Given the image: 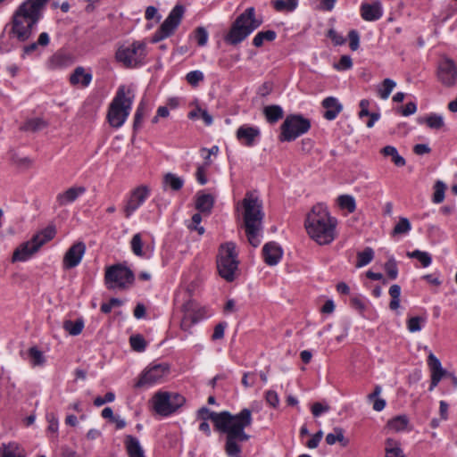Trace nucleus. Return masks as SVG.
Returning <instances> with one entry per match:
<instances>
[{
	"label": "nucleus",
	"mask_w": 457,
	"mask_h": 457,
	"mask_svg": "<svg viewBox=\"0 0 457 457\" xmlns=\"http://www.w3.org/2000/svg\"><path fill=\"white\" fill-rule=\"evenodd\" d=\"M235 212L248 243L254 248L258 247L263 237L262 201L254 192H247L243 200L236 204Z\"/></svg>",
	"instance_id": "obj_1"
},
{
	"label": "nucleus",
	"mask_w": 457,
	"mask_h": 457,
	"mask_svg": "<svg viewBox=\"0 0 457 457\" xmlns=\"http://www.w3.org/2000/svg\"><path fill=\"white\" fill-rule=\"evenodd\" d=\"M337 220L322 204L314 205L308 213L305 228L308 235L319 245H328L337 237Z\"/></svg>",
	"instance_id": "obj_2"
},
{
	"label": "nucleus",
	"mask_w": 457,
	"mask_h": 457,
	"mask_svg": "<svg viewBox=\"0 0 457 457\" xmlns=\"http://www.w3.org/2000/svg\"><path fill=\"white\" fill-rule=\"evenodd\" d=\"M48 0H27L17 9L12 21L11 34L20 42L27 41L42 16Z\"/></svg>",
	"instance_id": "obj_3"
},
{
	"label": "nucleus",
	"mask_w": 457,
	"mask_h": 457,
	"mask_svg": "<svg viewBox=\"0 0 457 457\" xmlns=\"http://www.w3.org/2000/svg\"><path fill=\"white\" fill-rule=\"evenodd\" d=\"M135 95L130 87H119L114 98L109 105L107 120L113 128L121 127L129 115Z\"/></svg>",
	"instance_id": "obj_4"
},
{
	"label": "nucleus",
	"mask_w": 457,
	"mask_h": 457,
	"mask_svg": "<svg viewBox=\"0 0 457 457\" xmlns=\"http://www.w3.org/2000/svg\"><path fill=\"white\" fill-rule=\"evenodd\" d=\"M252 421V411L247 408L243 409L237 414H230V457H238L237 454L241 452V446L238 445V443L245 442L249 439V436L245 432V428L250 427Z\"/></svg>",
	"instance_id": "obj_5"
},
{
	"label": "nucleus",
	"mask_w": 457,
	"mask_h": 457,
	"mask_svg": "<svg viewBox=\"0 0 457 457\" xmlns=\"http://www.w3.org/2000/svg\"><path fill=\"white\" fill-rule=\"evenodd\" d=\"M56 234L54 225H48L32 237L29 241L21 244L13 252L12 262H25L31 258L40 247L46 242L52 240Z\"/></svg>",
	"instance_id": "obj_6"
},
{
	"label": "nucleus",
	"mask_w": 457,
	"mask_h": 457,
	"mask_svg": "<svg viewBox=\"0 0 457 457\" xmlns=\"http://www.w3.org/2000/svg\"><path fill=\"white\" fill-rule=\"evenodd\" d=\"M260 25L261 21L255 19L254 8H247L237 18L230 28V44L236 45L242 42Z\"/></svg>",
	"instance_id": "obj_7"
},
{
	"label": "nucleus",
	"mask_w": 457,
	"mask_h": 457,
	"mask_svg": "<svg viewBox=\"0 0 457 457\" xmlns=\"http://www.w3.org/2000/svg\"><path fill=\"white\" fill-rule=\"evenodd\" d=\"M310 128L311 122L308 119L298 114L288 115L280 127L279 139L280 141H293L306 133Z\"/></svg>",
	"instance_id": "obj_8"
},
{
	"label": "nucleus",
	"mask_w": 457,
	"mask_h": 457,
	"mask_svg": "<svg viewBox=\"0 0 457 457\" xmlns=\"http://www.w3.org/2000/svg\"><path fill=\"white\" fill-rule=\"evenodd\" d=\"M104 280L108 289H126L132 285L134 274L130 269L116 264L107 268Z\"/></svg>",
	"instance_id": "obj_9"
},
{
	"label": "nucleus",
	"mask_w": 457,
	"mask_h": 457,
	"mask_svg": "<svg viewBox=\"0 0 457 457\" xmlns=\"http://www.w3.org/2000/svg\"><path fill=\"white\" fill-rule=\"evenodd\" d=\"M153 403L158 414L168 416L184 404L185 398L177 393L158 392L154 395Z\"/></svg>",
	"instance_id": "obj_10"
},
{
	"label": "nucleus",
	"mask_w": 457,
	"mask_h": 457,
	"mask_svg": "<svg viewBox=\"0 0 457 457\" xmlns=\"http://www.w3.org/2000/svg\"><path fill=\"white\" fill-rule=\"evenodd\" d=\"M145 56V45L142 42H133L122 45L116 52V59L126 67H136Z\"/></svg>",
	"instance_id": "obj_11"
},
{
	"label": "nucleus",
	"mask_w": 457,
	"mask_h": 457,
	"mask_svg": "<svg viewBox=\"0 0 457 457\" xmlns=\"http://www.w3.org/2000/svg\"><path fill=\"white\" fill-rule=\"evenodd\" d=\"M185 12L183 5L177 4L169 13L168 17L162 23L160 28L153 36V42H159L173 35L181 22Z\"/></svg>",
	"instance_id": "obj_12"
},
{
	"label": "nucleus",
	"mask_w": 457,
	"mask_h": 457,
	"mask_svg": "<svg viewBox=\"0 0 457 457\" xmlns=\"http://www.w3.org/2000/svg\"><path fill=\"white\" fill-rule=\"evenodd\" d=\"M183 318L181 320V328L185 331L201 320L206 317V310L200 307L194 300H188L182 306Z\"/></svg>",
	"instance_id": "obj_13"
},
{
	"label": "nucleus",
	"mask_w": 457,
	"mask_h": 457,
	"mask_svg": "<svg viewBox=\"0 0 457 457\" xmlns=\"http://www.w3.org/2000/svg\"><path fill=\"white\" fill-rule=\"evenodd\" d=\"M169 373V365L166 363H158L147 369L140 377L136 386L141 387L158 383Z\"/></svg>",
	"instance_id": "obj_14"
},
{
	"label": "nucleus",
	"mask_w": 457,
	"mask_h": 457,
	"mask_svg": "<svg viewBox=\"0 0 457 457\" xmlns=\"http://www.w3.org/2000/svg\"><path fill=\"white\" fill-rule=\"evenodd\" d=\"M149 194V187L144 185L136 187L131 192L123 210L126 218H129L131 216V214L146 200Z\"/></svg>",
	"instance_id": "obj_15"
},
{
	"label": "nucleus",
	"mask_w": 457,
	"mask_h": 457,
	"mask_svg": "<svg viewBox=\"0 0 457 457\" xmlns=\"http://www.w3.org/2000/svg\"><path fill=\"white\" fill-rule=\"evenodd\" d=\"M437 75L445 86H453L457 80V67L453 60L444 58L439 63Z\"/></svg>",
	"instance_id": "obj_16"
},
{
	"label": "nucleus",
	"mask_w": 457,
	"mask_h": 457,
	"mask_svg": "<svg viewBox=\"0 0 457 457\" xmlns=\"http://www.w3.org/2000/svg\"><path fill=\"white\" fill-rule=\"evenodd\" d=\"M86 245L83 242L73 244L65 253L63 257V268L66 270L78 266L85 253Z\"/></svg>",
	"instance_id": "obj_17"
},
{
	"label": "nucleus",
	"mask_w": 457,
	"mask_h": 457,
	"mask_svg": "<svg viewBox=\"0 0 457 457\" xmlns=\"http://www.w3.org/2000/svg\"><path fill=\"white\" fill-rule=\"evenodd\" d=\"M236 136L241 145L252 147L258 143L261 131L257 127L243 125L237 130Z\"/></svg>",
	"instance_id": "obj_18"
},
{
	"label": "nucleus",
	"mask_w": 457,
	"mask_h": 457,
	"mask_svg": "<svg viewBox=\"0 0 457 457\" xmlns=\"http://www.w3.org/2000/svg\"><path fill=\"white\" fill-rule=\"evenodd\" d=\"M361 18L366 21H375L383 16V7L378 0L363 2L360 6Z\"/></svg>",
	"instance_id": "obj_19"
},
{
	"label": "nucleus",
	"mask_w": 457,
	"mask_h": 457,
	"mask_svg": "<svg viewBox=\"0 0 457 457\" xmlns=\"http://www.w3.org/2000/svg\"><path fill=\"white\" fill-rule=\"evenodd\" d=\"M283 255V250L276 242L266 243L262 247V256L266 264L270 266L279 262Z\"/></svg>",
	"instance_id": "obj_20"
},
{
	"label": "nucleus",
	"mask_w": 457,
	"mask_h": 457,
	"mask_svg": "<svg viewBox=\"0 0 457 457\" xmlns=\"http://www.w3.org/2000/svg\"><path fill=\"white\" fill-rule=\"evenodd\" d=\"M85 192L86 187L82 186L69 187L67 190L56 195V204L59 207L66 206L75 202Z\"/></svg>",
	"instance_id": "obj_21"
},
{
	"label": "nucleus",
	"mask_w": 457,
	"mask_h": 457,
	"mask_svg": "<svg viewBox=\"0 0 457 457\" xmlns=\"http://www.w3.org/2000/svg\"><path fill=\"white\" fill-rule=\"evenodd\" d=\"M219 275L228 281V243L220 245L216 259Z\"/></svg>",
	"instance_id": "obj_22"
},
{
	"label": "nucleus",
	"mask_w": 457,
	"mask_h": 457,
	"mask_svg": "<svg viewBox=\"0 0 457 457\" xmlns=\"http://www.w3.org/2000/svg\"><path fill=\"white\" fill-rule=\"evenodd\" d=\"M212 421L216 431L226 434L224 450L228 454V411L217 413Z\"/></svg>",
	"instance_id": "obj_23"
},
{
	"label": "nucleus",
	"mask_w": 457,
	"mask_h": 457,
	"mask_svg": "<svg viewBox=\"0 0 457 457\" xmlns=\"http://www.w3.org/2000/svg\"><path fill=\"white\" fill-rule=\"evenodd\" d=\"M322 106L325 110L323 117L328 120H335L343 110L342 104L336 97L333 96L325 98L322 101Z\"/></svg>",
	"instance_id": "obj_24"
},
{
	"label": "nucleus",
	"mask_w": 457,
	"mask_h": 457,
	"mask_svg": "<svg viewBox=\"0 0 457 457\" xmlns=\"http://www.w3.org/2000/svg\"><path fill=\"white\" fill-rule=\"evenodd\" d=\"M72 63L73 58L71 54L62 51H58L48 59L46 65L48 69L55 70L68 67Z\"/></svg>",
	"instance_id": "obj_25"
},
{
	"label": "nucleus",
	"mask_w": 457,
	"mask_h": 457,
	"mask_svg": "<svg viewBox=\"0 0 457 457\" xmlns=\"http://www.w3.org/2000/svg\"><path fill=\"white\" fill-rule=\"evenodd\" d=\"M124 443L129 457H145L144 450L137 437L129 435L126 436Z\"/></svg>",
	"instance_id": "obj_26"
},
{
	"label": "nucleus",
	"mask_w": 457,
	"mask_h": 457,
	"mask_svg": "<svg viewBox=\"0 0 457 457\" xmlns=\"http://www.w3.org/2000/svg\"><path fill=\"white\" fill-rule=\"evenodd\" d=\"M213 197L210 194L199 193L197 195L195 208L202 213L209 214L213 206Z\"/></svg>",
	"instance_id": "obj_27"
},
{
	"label": "nucleus",
	"mask_w": 457,
	"mask_h": 457,
	"mask_svg": "<svg viewBox=\"0 0 457 457\" xmlns=\"http://www.w3.org/2000/svg\"><path fill=\"white\" fill-rule=\"evenodd\" d=\"M91 80V73H87L83 67H77L70 77V82L71 85L81 83L83 87H87Z\"/></svg>",
	"instance_id": "obj_28"
},
{
	"label": "nucleus",
	"mask_w": 457,
	"mask_h": 457,
	"mask_svg": "<svg viewBox=\"0 0 457 457\" xmlns=\"http://www.w3.org/2000/svg\"><path fill=\"white\" fill-rule=\"evenodd\" d=\"M50 42L49 35L46 32H42L36 42H32L23 46L22 51L24 57L25 54H30L37 52L39 47H46Z\"/></svg>",
	"instance_id": "obj_29"
},
{
	"label": "nucleus",
	"mask_w": 457,
	"mask_h": 457,
	"mask_svg": "<svg viewBox=\"0 0 457 457\" xmlns=\"http://www.w3.org/2000/svg\"><path fill=\"white\" fill-rule=\"evenodd\" d=\"M409 419L406 415H398L389 420L386 427L393 432H403L407 430Z\"/></svg>",
	"instance_id": "obj_30"
},
{
	"label": "nucleus",
	"mask_w": 457,
	"mask_h": 457,
	"mask_svg": "<svg viewBox=\"0 0 457 457\" xmlns=\"http://www.w3.org/2000/svg\"><path fill=\"white\" fill-rule=\"evenodd\" d=\"M273 8L279 12H292L298 6V0H272Z\"/></svg>",
	"instance_id": "obj_31"
},
{
	"label": "nucleus",
	"mask_w": 457,
	"mask_h": 457,
	"mask_svg": "<svg viewBox=\"0 0 457 457\" xmlns=\"http://www.w3.org/2000/svg\"><path fill=\"white\" fill-rule=\"evenodd\" d=\"M381 154L386 157H391L392 162L398 167L405 165V160L399 154L397 149L392 145H386L381 149Z\"/></svg>",
	"instance_id": "obj_32"
},
{
	"label": "nucleus",
	"mask_w": 457,
	"mask_h": 457,
	"mask_svg": "<svg viewBox=\"0 0 457 457\" xmlns=\"http://www.w3.org/2000/svg\"><path fill=\"white\" fill-rule=\"evenodd\" d=\"M62 328L71 336H78L82 332L84 328V320L81 318L76 320L75 321L66 320L63 321Z\"/></svg>",
	"instance_id": "obj_33"
},
{
	"label": "nucleus",
	"mask_w": 457,
	"mask_h": 457,
	"mask_svg": "<svg viewBox=\"0 0 457 457\" xmlns=\"http://www.w3.org/2000/svg\"><path fill=\"white\" fill-rule=\"evenodd\" d=\"M337 442L341 443L343 446L347 445L348 440L345 438L344 429L337 427L333 429L332 433L326 436V443L329 445H335Z\"/></svg>",
	"instance_id": "obj_34"
},
{
	"label": "nucleus",
	"mask_w": 457,
	"mask_h": 457,
	"mask_svg": "<svg viewBox=\"0 0 457 457\" xmlns=\"http://www.w3.org/2000/svg\"><path fill=\"white\" fill-rule=\"evenodd\" d=\"M385 451L386 457H405L400 443L391 438L386 440Z\"/></svg>",
	"instance_id": "obj_35"
},
{
	"label": "nucleus",
	"mask_w": 457,
	"mask_h": 457,
	"mask_svg": "<svg viewBox=\"0 0 457 457\" xmlns=\"http://www.w3.org/2000/svg\"><path fill=\"white\" fill-rule=\"evenodd\" d=\"M0 457H24L19 452V446L15 443H9L7 445L2 444L0 445Z\"/></svg>",
	"instance_id": "obj_36"
},
{
	"label": "nucleus",
	"mask_w": 457,
	"mask_h": 457,
	"mask_svg": "<svg viewBox=\"0 0 457 457\" xmlns=\"http://www.w3.org/2000/svg\"><path fill=\"white\" fill-rule=\"evenodd\" d=\"M264 114L269 122L274 123L283 117V110L278 105H270L264 108Z\"/></svg>",
	"instance_id": "obj_37"
},
{
	"label": "nucleus",
	"mask_w": 457,
	"mask_h": 457,
	"mask_svg": "<svg viewBox=\"0 0 457 457\" xmlns=\"http://www.w3.org/2000/svg\"><path fill=\"white\" fill-rule=\"evenodd\" d=\"M374 258V251L370 247H366L363 251L357 253L356 268H361L368 265Z\"/></svg>",
	"instance_id": "obj_38"
},
{
	"label": "nucleus",
	"mask_w": 457,
	"mask_h": 457,
	"mask_svg": "<svg viewBox=\"0 0 457 457\" xmlns=\"http://www.w3.org/2000/svg\"><path fill=\"white\" fill-rule=\"evenodd\" d=\"M46 127V123L40 118L30 119L27 120L21 127V129L24 131L37 132L42 130Z\"/></svg>",
	"instance_id": "obj_39"
},
{
	"label": "nucleus",
	"mask_w": 457,
	"mask_h": 457,
	"mask_svg": "<svg viewBox=\"0 0 457 457\" xmlns=\"http://www.w3.org/2000/svg\"><path fill=\"white\" fill-rule=\"evenodd\" d=\"M276 37L277 34L274 30L260 31L254 36L253 44L256 47H261L264 41H273Z\"/></svg>",
	"instance_id": "obj_40"
},
{
	"label": "nucleus",
	"mask_w": 457,
	"mask_h": 457,
	"mask_svg": "<svg viewBox=\"0 0 457 457\" xmlns=\"http://www.w3.org/2000/svg\"><path fill=\"white\" fill-rule=\"evenodd\" d=\"M407 256L411 259H417L424 268L428 267L432 262V257L428 252L414 250L407 252Z\"/></svg>",
	"instance_id": "obj_41"
},
{
	"label": "nucleus",
	"mask_w": 457,
	"mask_h": 457,
	"mask_svg": "<svg viewBox=\"0 0 457 457\" xmlns=\"http://www.w3.org/2000/svg\"><path fill=\"white\" fill-rule=\"evenodd\" d=\"M396 83L391 79H385L381 84V86L378 88V96L386 100L389 97L390 94L395 87Z\"/></svg>",
	"instance_id": "obj_42"
},
{
	"label": "nucleus",
	"mask_w": 457,
	"mask_h": 457,
	"mask_svg": "<svg viewBox=\"0 0 457 457\" xmlns=\"http://www.w3.org/2000/svg\"><path fill=\"white\" fill-rule=\"evenodd\" d=\"M237 257V252L236 251V246L230 243V282L240 274V271L237 269L239 261Z\"/></svg>",
	"instance_id": "obj_43"
},
{
	"label": "nucleus",
	"mask_w": 457,
	"mask_h": 457,
	"mask_svg": "<svg viewBox=\"0 0 457 457\" xmlns=\"http://www.w3.org/2000/svg\"><path fill=\"white\" fill-rule=\"evenodd\" d=\"M425 123L432 129H440L445 125V120L441 114L430 113L425 118Z\"/></svg>",
	"instance_id": "obj_44"
},
{
	"label": "nucleus",
	"mask_w": 457,
	"mask_h": 457,
	"mask_svg": "<svg viewBox=\"0 0 457 457\" xmlns=\"http://www.w3.org/2000/svg\"><path fill=\"white\" fill-rule=\"evenodd\" d=\"M337 204L341 209L353 212L355 210V200L352 195H342L337 197Z\"/></svg>",
	"instance_id": "obj_45"
},
{
	"label": "nucleus",
	"mask_w": 457,
	"mask_h": 457,
	"mask_svg": "<svg viewBox=\"0 0 457 457\" xmlns=\"http://www.w3.org/2000/svg\"><path fill=\"white\" fill-rule=\"evenodd\" d=\"M163 183L165 185H169L173 190H179L184 184V181L179 177H177L176 175L172 173H167L164 176Z\"/></svg>",
	"instance_id": "obj_46"
},
{
	"label": "nucleus",
	"mask_w": 457,
	"mask_h": 457,
	"mask_svg": "<svg viewBox=\"0 0 457 457\" xmlns=\"http://www.w3.org/2000/svg\"><path fill=\"white\" fill-rule=\"evenodd\" d=\"M188 117L190 119L202 118L206 125H211L212 122V117L208 113V112L200 107H196L195 110H192L188 113Z\"/></svg>",
	"instance_id": "obj_47"
},
{
	"label": "nucleus",
	"mask_w": 457,
	"mask_h": 457,
	"mask_svg": "<svg viewBox=\"0 0 457 457\" xmlns=\"http://www.w3.org/2000/svg\"><path fill=\"white\" fill-rule=\"evenodd\" d=\"M411 225L407 218H400L399 221L395 224L393 234L402 235L407 234L411 231Z\"/></svg>",
	"instance_id": "obj_48"
},
{
	"label": "nucleus",
	"mask_w": 457,
	"mask_h": 457,
	"mask_svg": "<svg viewBox=\"0 0 457 457\" xmlns=\"http://www.w3.org/2000/svg\"><path fill=\"white\" fill-rule=\"evenodd\" d=\"M385 270L391 279H395L398 276V268L395 259L393 256H389L387 262L385 263Z\"/></svg>",
	"instance_id": "obj_49"
},
{
	"label": "nucleus",
	"mask_w": 457,
	"mask_h": 457,
	"mask_svg": "<svg viewBox=\"0 0 457 457\" xmlns=\"http://www.w3.org/2000/svg\"><path fill=\"white\" fill-rule=\"evenodd\" d=\"M445 185L442 181H437L434 186L433 202L440 204L445 199Z\"/></svg>",
	"instance_id": "obj_50"
},
{
	"label": "nucleus",
	"mask_w": 457,
	"mask_h": 457,
	"mask_svg": "<svg viewBox=\"0 0 457 457\" xmlns=\"http://www.w3.org/2000/svg\"><path fill=\"white\" fill-rule=\"evenodd\" d=\"M129 343L132 349L137 352H143L146 347V342L141 335L131 336Z\"/></svg>",
	"instance_id": "obj_51"
},
{
	"label": "nucleus",
	"mask_w": 457,
	"mask_h": 457,
	"mask_svg": "<svg viewBox=\"0 0 457 457\" xmlns=\"http://www.w3.org/2000/svg\"><path fill=\"white\" fill-rule=\"evenodd\" d=\"M426 320L421 317H411L407 321V328L410 332L414 333L420 331Z\"/></svg>",
	"instance_id": "obj_52"
},
{
	"label": "nucleus",
	"mask_w": 457,
	"mask_h": 457,
	"mask_svg": "<svg viewBox=\"0 0 457 457\" xmlns=\"http://www.w3.org/2000/svg\"><path fill=\"white\" fill-rule=\"evenodd\" d=\"M29 356L33 365H42L45 362V358L41 351L36 347H31L29 350Z\"/></svg>",
	"instance_id": "obj_53"
},
{
	"label": "nucleus",
	"mask_w": 457,
	"mask_h": 457,
	"mask_svg": "<svg viewBox=\"0 0 457 457\" xmlns=\"http://www.w3.org/2000/svg\"><path fill=\"white\" fill-rule=\"evenodd\" d=\"M143 242L139 233L135 234L131 239V249L137 256L143 255Z\"/></svg>",
	"instance_id": "obj_54"
},
{
	"label": "nucleus",
	"mask_w": 457,
	"mask_h": 457,
	"mask_svg": "<svg viewBox=\"0 0 457 457\" xmlns=\"http://www.w3.org/2000/svg\"><path fill=\"white\" fill-rule=\"evenodd\" d=\"M204 74L200 71H193L187 74L186 79L193 87H195L199 82L204 80Z\"/></svg>",
	"instance_id": "obj_55"
},
{
	"label": "nucleus",
	"mask_w": 457,
	"mask_h": 457,
	"mask_svg": "<svg viewBox=\"0 0 457 457\" xmlns=\"http://www.w3.org/2000/svg\"><path fill=\"white\" fill-rule=\"evenodd\" d=\"M144 114H145V104L143 102H141L136 111V113H135L134 124H133L134 130H137L138 129H140L142 120L144 118Z\"/></svg>",
	"instance_id": "obj_56"
},
{
	"label": "nucleus",
	"mask_w": 457,
	"mask_h": 457,
	"mask_svg": "<svg viewBox=\"0 0 457 457\" xmlns=\"http://www.w3.org/2000/svg\"><path fill=\"white\" fill-rule=\"evenodd\" d=\"M195 37L197 41L198 46H204L206 45L208 40V32L204 27H198L195 30Z\"/></svg>",
	"instance_id": "obj_57"
},
{
	"label": "nucleus",
	"mask_w": 457,
	"mask_h": 457,
	"mask_svg": "<svg viewBox=\"0 0 457 457\" xmlns=\"http://www.w3.org/2000/svg\"><path fill=\"white\" fill-rule=\"evenodd\" d=\"M445 374L446 371L443 368L440 370L431 371V384L429 386L430 391H432L438 385V383Z\"/></svg>",
	"instance_id": "obj_58"
},
{
	"label": "nucleus",
	"mask_w": 457,
	"mask_h": 457,
	"mask_svg": "<svg viewBox=\"0 0 457 457\" xmlns=\"http://www.w3.org/2000/svg\"><path fill=\"white\" fill-rule=\"evenodd\" d=\"M353 66L352 59L349 55L341 56L339 62L335 64V68L337 71H346L351 69Z\"/></svg>",
	"instance_id": "obj_59"
},
{
	"label": "nucleus",
	"mask_w": 457,
	"mask_h": 457,
	"mask_svg": "<svg viewBox=\"0 0 457 457\" xmlns=\"http://www.w3.org/2000/svg\"><path fill=\"white\" fill-rule=\"evenodd\" d=\"M265 400L267 403L273 408H277L279 404L278 395L274 390H268L265 393Z\"/></svg>",
	"instance_id": "obj_60"
},
{
	"label": "nucleus",
	"mask_w": 457,
	"mask_h": 457,
	"mask_svg": "<svg viewBox=\"0 0 457 457\" xmlns=\"http://www.w3.org/2000/svg\"><path fill=\"white\" fill-rule=\"evenodd\" d=\"M348 37H349V46H350L351 50L356 51L359 48V45H360L359 33L356 30L352 29L349 31Z\"/></svg>",
	"instance_id": "obj_61"
},
{
	"label": "nucleus",
	"mask_w": 457,
	"mask_h": 457,
	"mask_svg": "<svg viewBox=\"0 0 457 457\" xmlns=\"http://www.w3.org/2000/svg\"><path fill=\"white\" fill-rule=\"evenodd\" d=\"M328 37L336 46H341L345 42L344 36L337 33L335 29H329L328 32Z\"/></svg>",
	"instance_id": "obj_62"
},
{
	"label": "nucleus",
	"mask_w": 457,
	"mask_h": 457,
	"mask_svg": "<svg viewBox=\"0 0 457 457\" xmlns=\"http://www.w3.org/2000/svg\"><path fill=\"white\" fill-rule=\"evenodd\" d=\"M215 415H217V413L214 411H211L207 407H202L197 411L198 418L203 420H212Z\"/></svg>",
	"instance_id": "obj_63"
},
{
	"label": "nucleus",
	"mask_w": 457,
	"mask_h": 457,
	"mask_svg": "<svg viewBox=\"0 0 457 457\" xmlns=\"http://www.w3.org/2000/svg\"><path fill=\"white\" fill-rule=\"evenodd\" d=\"M428 365L429 367L430 372L443 368L439 359L436 358L432 353H430L428 357Z\"/></svg>",
	"instance_id": "obj_64"
}]
</instances>
